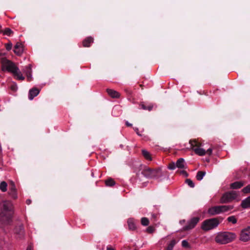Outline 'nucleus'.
Returning <instances> with one entry per match:
<instances>
[{
	"label": "nucleus",
	"mask_w": 250,
	"mask_h": 250,
	"mask_svg": "<svg viewBox=\"0 0 250 250\" xmlns=\"http://www.w3.org/2000/svg\"><path fill=\"white\" fill-rule=\"evenodd\" d=\"M3 65L8 72L13 74L15 73L17 70H19V68L16 66L15 64L9 60H6L3 62Z\"/></svg>",
	"instance_id": "nucleus-8"
},
{
	"label": "nucleus",
	"mask_w": 250,
	"mask_h": 250,
	"mask_svg": "<svg viewBox=\"0 0 250 250\" xmlns=\"http://www.w3.org/2000/svg\"><path fill=\"white\" fill-rule=\"evenodd\" d=\"M94 39L91 37H88L85 38L83 42V46L84 47H88L90 46V44L93 42Z\"/></svg>",
	"instance_id": "nucleus-16"
},
{
	"label": "nucleus",
	"mask_w": 250,
	"mask_h": 250,
	"mask_svg": "<svg viewBox=\"0 0 250 250\" xmlns=\"http://www.w3.org/2000/svg\"><path fill=\"white\" fill-rule=\"evenodd\" d=\"M125 125L126 126H132V124H130L129 123H128V122L126 121L125 122Z\"/></svg>",
	"instance_id": "nucleus-48"
},
{
	"label": "nucleus",
	"mask_w": 250,
	"mask_h": 250,
	"mask_svg": "<svg viewBox=\"0 0 250 250\" xmlns=\"http://www.w3.org/2000/svg\"><path fill=\"white\" fill-rule=\"evenodd\" d=\"M0 250H2V249L1 248H0Z\"/></svg>",
	"instance_id": "nucleus-53"
},
{
	"label": "nucleus",
	"mask_w": 250,
	"mask_h": 250,
	"mask_svg": "<svg viewBox=\"0 0 250 250\" xmlns=\"http://www.w3.org/2000/svg\"><path fill=\"white\" fill-rule=\"evenodd\" d=\"M184 163L185 160L183 158H179L176 162V167L179 168H184L185 167Z\"/></svg>",
	"instance_id": "nucleus-21"
},
{
	"label": "nucleus",
	"mask_w": 250,
	"mask_h": 250,
	"mask_svg": "<svg viewBox=\"0 0 250 250\" xmlns=\"http://www.w3.org/2000/svg\"><path fill=\"white\" fill-rule=\"evenodd\" d=\"M140 108H142L144 110H147L148 111H151L153 108V105L152 104H148V105H146L144 104H140Z\"/></svg>",
	"instance_id": "nucleus-25"
},
{
	"label": "nucleus",
	"mask_w": 250,
	"mask_h": 250,
	"mask_svg": "<svg viewBox=\"0 0 250 250\" xmlns=\"http://www.w3.org/2000/svg\"><path fill=\"white\" fill-rule=\"evenodd\" d=\"M3 32V30L1 29V26L0 25V33Z\"/></svg>",
	"instance_id": "nucleus-51"
},
{
	"label": "nucleus",
	"mask_w": 250,
	"mask_h": 250,
	"mask_svg": "<svg viewBox=\"0 0 250 250\" xmlns=\"http://www.w3.org/2000/svg\"><path fill=\"white\" fill-rule=\"evenodd\" d=\"M1 55V54L0 53V56Z\"/></svg>",
	"instance_id": "nucleus-54"
},
{
	"label": "nucleus",
	"mask_w": 250,
	"mask_h": 250,
	"mask_svg": "<svg viewBox=\"0 0 250 250\" xmlns=\"http://www.w3.org/2000/svg\"><path fill=\"white\" fill-rule=\"evenodd\" d=\"M241 207L244 209L250 208V196L242 201Z\"/></svg>",
	"instance_id": "nucleus-13"
},
{
	"label": "nucleus",
	"mask_w": 250,
	"mask_h": 250,
	"mask_svg": "<svg viewBox=\"0 0 250 250\" xmlns=\"http://www.w3.org/2000/svg\"><path fill=\"white\" fill-rule=\"evenodd\" d=\"M185 222V220H182L180 221V223L182 224Z\"/></svg>",
	"instance_id": "nucleus-50"
},
{
	"label": "nucleus",
	"mask_w": 250,
	"mask_h": 250,
	"mask_svg": "<svg viewBox=\"0 0 250 250\" xmlns=\"http://www.w3.org/2000/svg\"><path fill=\"white\" fill-rule=\"evenodd\" d=\"M219 218H213L206 219L202 223L201 229L205 231H208L216 228L220 224Z\"/></svg>",
	"instance_id": "nucleus-4"
},
{
	"label": "nucleus",
	"mask_w": 250,
	"mask_h": 250,
	"mask_svg": "<svg viewBox=\"0 0 250 250\" xmlns=\"http://www.w3.org/2000/svg\"><path fill=\"white\" fill-rule=\"evenodd\" d=\"M206 152L208 155H211L212 154V149L211 148H209Z\"/></svg>",
	"instance_id": "nucleus-41"
},
{
	"label": "nucleus",
	"mask_w": 250,
	"mask_h": 250,
	"mask_svg": "<svg viewBox=\"0 0 250 250\" xmlns=\"http://www.w3.org/2000/svg\"><path fill=\"white\" fill-rule=\"evenodd\" d=\"M142 152L143 156L146 159L149 161H151L152 160L150 154L147 151L143 149L142 150Z\"/></svg>",
	"instance_id": "nucleus-24"
},
{
	"label": "nucleus",
	"mask_w": 250,
	"mask_h": 250,
	"mask_svg": "<svg viewBox=\"0 0 250 250\" xmlns=\"http://www.w3.org/2000/svg\"><path fill=\"white\" fill-rule=\"evenodd\" d=\"M238 193L237 191L231 190L225 193L221 198L220 202L221 203H229L238 196Z\"/></svg>",
	"instance_id": "nucleus-5"
},
{
	"label": "nucleus",
	"mask_w": 250,
	"mask_h": 250,
	"mask_svg": "<svg viewBox=\"0 0 250 250\" xmlns=\"http://www.w3.org/2000/svg\"><path fill=\"white\" fill-rule=\"evenodd\" d=\"M235 234L229 232H223L219 233L215 238L217 243L225 244L232 241L235 238Z\"/></svg>",
	"instance_id": "nucleus-3"
},
{
	"label": "nucleus",
	"mask_w": 250,
	"mask_h": 250,
	"mask_svg": "<svg viewBox=\"0 0 250 250\" xmlns=\"http://www.w3.org/2000/svg\"><path fill=\"white\" fill-rule=\"evenodd\" d=\"M245 183L242 181H236L231 183L230 185V188L231 189H239L242 188Z\"/></svg>",
	"instance_id": "nucleus-14"
},
{
	"label": "nucleus",
	"mask_w": 250,
	"mask_h": 250,
	"mask_svg": "<svg viewBox=\"0 0 250 250\" xmlns=\"http://www.w3.org/2000/svg\"><path fill=\"white\" fill-rule=\"evenodd\" d=\"M134 129L135 130V131L136 132V133L139 135V136H141V135L139 133V131H138V128L135 127V128H134Z\"/></svg>",
	"instance_id": "nucleus-46"
},
{
	"label": "nucleus",
	"mask_w": 250,
	"mask_h": 250,
	"mask_svg": "<svg viewBox=\"0 0 250 250\" xmlns=\"http://www.w3.org/2000/svg\"><path fill=\"white\" fill-rule=\"evenodd\" d=\"M227 220L229 222H231L233 224H236L237 223V219L234 216H231L227 218Z\"/></svg>",
	"instance_id": "nucleus-32"
},
{
	"label": "nucleus",
	"mask_w": 250,
	"mask_h": 250,
	"mask_svg": "<svg viewBox=\"0 0 250 250\" xmlns=\"http://www.w3.org/2000/svg\"><path fill=\"white\" fill-rule=\"evenodd\" d=\"M141 173L147 178H159L163 175V172L160 168L153 169L147 166H144Z\"/></svg>",
	"instance_id": "nucleus-2"
},
{
	"label": "nucleus",
	"mask_w": 250,
	"mask_h": 250,
	"mask_svg": "<svg viewBox=\"0 0 250 250\" xmlns=\"http://www.w3.org/2000/svg\"><path fill=\"white\" fill-rule=\"evenodd\" d=\"M7 184L5 182L2 181V182L0 183V189L2 192H5L7 190Z\"/></svg>",
	"instance_id": "nucleus-28"
},
{
	"label": "nucleus",
	"mask_w": 250,
	"mask_h": 250,
	"mask_svg": "<svg viewBox=\"0 0 250 250\" xmlns=\"http://www.w3.org/2000/svg\"><path fill=\"white\" fill-rule=\"evenodd\" d=\"M125 91L126 92V93L128 94V95H131V94H132V91L130 90H128V89H125Z\"/></svg>",
	"instance_id": "nucleus-44"
},
{
	"label": "nucleus",
	"mask_w": 250,
	"mask_h": 250,
	"mask_svg": "<svg viewBox=\"0 0 250 250\" xmlns=\"http://www.w3.org/2000/svg\"><path fill=\"white\" fill-rule=\"evenodd\" d=\"M200 218L199 217H194L192 218L188 222V224L183 228L184 231H188L193 229L196 224L199 222Z\"/></svg>",
	"instance_id": "nucleus-7"
},
{
	"label": "nucleus",
	"mask_w": 250,
	"mask_h": 250,
	"mask_svg": "<svg viewBox=\"0 0 250 250\" xmlns=\"http://www.w3.org/2000/svg\"><path fill=\"white\" fill-rule=\"evenodd\" d=\"M14 232L17 238L20 239L23 238L25 231L23 225L21 223L19 222L17 223L14 229Z\"/></svg>",
	"instance_id": "nucleus-6"
},
{
	"label": "nucleus",
	"mask_w": 250,
	"mask_h": 250,
	"mask_svg": "<svg viewBox=\"0 0 250 250\" xmlns=\"http://www.w3.org/2000/svg\"><path fill=\"white\" fill-rule=\"evenodd\" d=\"M185 182L190 188H193L194 187V184L190 179H187Z\"/></svg>",
	"instance_id": "nucleus-34"
},
{
	"label": "nucleus",
	"mask_w": 250,
	"mask_h": 250,
	"mask_svg": "<svg viewBox=\"0 0 250 250\" xmlns=\"http://www.w3.org/2000/svg\"><path fill=\"white\" fill-rule=\"evenodd\" d=\"M9 190H16L15 184L13 182L10 183Z\"/></svg>",
	"instance_id": "nucleus-40"
},
{
	"label": "nucleus",
	"mask_w": 250,
	"mask_h": 250,
	"mask_svg": "<svg viewBox=\"0 0 250 250\" xmlns=\"http://www.w3.org/2000/svg\"><path fill=\"white\" fill-rule=\"evenodd\" d=\"M105 184L107 187H112L115 184V182L113 179L108 178L105 181Z\"/></svg>",
	"instance_id": "nucleus-22"
},
{
	"label": "nucleus",
	"mask_w": 250,
	"mask_h": 250,
	"mask_svg": "<svg viewBox=\"0 0 250 250\" xmlns=\"http://www.w3.org/2000/svg\"><path fill=\"white\" fill-rule=\"evenodd\" d=\"M192 149L193 150L194 147H200L202 146V144L199 142L196 139L190 140L189 142Z\"/></svg>",
	"instance_id": "nucleus-19"
},
{
	"label": "nucleus",
	"mask_w": 250,
	"mask_h": 250,
	"mask_svg": "<svg viewBox=\"0 0 250 250\" xmlns=\"http://www.w3.org/2000/svg\"><path fill=\"white\" fill-rule=\"evenodd\" d=\"M240 239L244 242H247L250 239V227L243 229L240 234Z\"/></svg>",
	"instance_id": "nucleus-9"
},
{
	"label": "nucleus",
	"mask_w": 250,
	"mask_h": 250,
	"mask_svg": "<svg viewBox=\"0 0 250 250\" xmlns=\"http://www.w3.org/2000/svg\"><path fill=\"white\" fill-rule=\"evenodd\" d=\"M182 245L184 248H189V243H188V242L187 240H185L182 241Z\"/></svg>",
	"instance_id": "nucleus-37"
},
{
	"label": "nucleus",
	"mask_w": 250,
	"mask_h": 250,
	"mask_svg": "<svg viewBox=\"0 0 250 250\" xmlns=\"http://www.w3.org/2000/svg\"><path fill=\"white\" fill-rule=\"evenodd\" d=\"M206 172L204 171H198L196 178L197 180L201 181L203 179L204 176L206 175Z\"/></svg>",
	"instance_id": "nucleus-26"
},
{
	"label": "nucleus",
	"mask_w": 250,
	"mask_h": 250,
	"mask_svg": "<svg viewBox=\"0 0 250 250\" xmlns=\"http://www.w3.org/2000/svg\"><path fill=\"white\" fill-rule=\"evenodd\" d=\"M40 92V90L37 88H33L29 90L28 98L29 99L32 100L34 98L37 96Z\"/></svg>",
	"instance_id": "nucleus-11"
},
{
	"label": "nucleus",
	"mask_w": 250,
	"mask_h": 250,
	"mask_svg": "<svg viewBox=\"0 0 250 250\" xmlns=\"http://www.w3.org/2000/svg\"><path fill=\"white\" fill-rule=\"evenodd\" d=\"M11 88L13 91H16L17 89V86L16 85H12L11 86Z\"/></svg>",
	"instance_id": "nucleus-42"
},
{
	"label": "nucleus",
	"mask_w": 250,
	"mask_h": 250,
	"mask_svg": "<svg viewBox=\"0 0 250 250\" xmlns=\"http://www.w3.org/2000/svg\"><path fill=\"white\" fill-rule=\"evenodd\" d=\"M9 194L14 199H16L17 197L16 190H9Z\"/></svg>",
	"instance_id": "nucleus-33"
},
{
	"label": "nucleus",
	"mask_w": 250,
	"mask_h": 250,
	"mask_svg": "<svg viewBox=\"0 0 250 250\" xmlns=\"http://www.w3.org/2000/svg\"><path fill=\"white\" fill-rule=\"evenodd\" d=\"M106 91L108 94L113 98H117L120 97V94L115 90L107 88Z\"/></svg>",
	"instance_id": "nucleus-17"
},
{
	"label": "nucleus",
	"mask_w": 250,
	"mask_h": 250,
	"mask_svg": "<svg viewBox=\"0 0 250 250\" xmlns=\"http://www.w3.org/2000/svg\"><path fill=\"white\" fill-rule=\"evenodd\" d=\"M5 46L6 49L8 51H9L12 49V43L10 42L7 44H5Z\"/></svg>",
	"instance_id": "nucleus-39"
},
{
	"label": "nucleus",
	"mask_w": 250,
	"mask_h": 250,
	"mask_svg": "<svg viewBox=\"0 0 250 250\" xmlns=\"http://www.w3.org/2000/svg\"><path fill=\"white\" fill-rule=\"evenodd\" d=\"M24 72L26 75L27 76V79L28 82H30L31 81L32 78H31V73H32V69L30 65H28L25 67V69L24 70Z\"/></svg>",
	"instance_id": "nucleus-18"
},
{
	"label": "nucleus",
	"mask_w": 250,
	"mask_h": 250,
	"mask_svg": "<svg viewBox=\"0 0 250 250\" xmlns=\"http://www.w3.org/2000/svg\"><path fill=\"white\" fill-rule=\"evenodd\" d=\"M141 224L144 226H148L149 223V220L146 217H143L141 220Z\"/></svg>",
	"instance_id": "nucleus-30"
},
{
	"label": "nucleus",
	"mask_w": 250,
	"mask_h": 250,
	"mask_svg": "<svg viewBox=\"0 0 250 250\" xmlns=\"http://www.w3.org/2000/svg\"><path fill=\"white\" fill-rule=\"evenodd\" d=\"M181 173L183 174L186 177L188 176V174L186 171L183 170L181 171Z\"/></svg>",
	"instance_id": "nucleus-45"
},
{
	"label": "nucleus",
	"mask_w": 250,
	"mask_h": 250,
	"mask_svg": "<svg viewBox=\"0 0 250 250\" xmlns=\"http://www.w3.org/2000/svg\"><path fill=\"white\" fill-rule=\"evenodd\" d=\"M26 250H32V246L31 245H29L28 247L27 248Z\"/></svg>",
	"instance_id": "nucleus-49"
},
{
	"label": "nucleus",
	"mask_w": 250,
	"mask_h": 250,
	"mask_svg": "<svg viewBox=\"0 0 250 250\" xmlns=\"http://www.w3.org/2000/svg\"><path fill=\"white\" fill-rule=\"evenodd\" d=\"M176 167V164L174 162H171L168 166V168L170 170H174L175 169Z\"/></svg>",
	"instance_id": "nucleus-36"
},
{
	"label": "nucleus",
	"mask_w": 250,
	"mask_h": 250,
	"mask_svg": "<svg viewBox=\"0 0 250 250\" xmlns=\"http://www.w3.org/2000/svg\"><path fill=\"white\" fill-rule=\"evenodd\" d=\"M221 210H222L221 212H226L229 210L232 209L233 208L232 206L230 205H223L220 206Z\"/></svg>",
	"instance_id": "nucleus-23"
},
{
	"label": "nucleus",
	"mask_w": 250,
	"mask_h": 250,
	"mask_svg": "<svg viewBox=\"0 0 250 250\" xmlns=\"http://www.w3.org/2000/svg\"><path fill=\"white\" fill-rule=\"evenodd\" d=\"M128 229L130 230H135L137 229V226L135 220L132 218H129L127 220Z\"/></svg>",
	"instance_id": "nucleus-12"
},
{
	"label": "nucleus",
	"mask_w": 250,
	"mask_h": 250,
	"mask_svg": "<svg viewBox=\"0 0 250 250\" xmlns=\"http://www.w3.org/2000/svg\"><path fill=\"white\" fill-rule=\"evenodd\" d=\"M193 151L196 154H198L199 156H204L206 153V150L205 149L200 147L195 148L193 149Z\"/></svg>",
	"instance_id": "nucleus-20"
},
{
	"label": "nucleus",
	"mask_w": 250,
	"mask_h": 250,
	"mask_svg": "<svg viewBox=\"0 0 250 250\" xmlns=\"http://www.w3.org/2000/svg\"><path fill=\"white\" fill-rule=\"evenodd\" d=\"M31 203V200L30 199H27L26 201V203L27 204V205H30Z\"/></svg>",
	"instance_id": "nucleus-47"
},
{
	"label": "nucleus",
	"mask_w": 250,
	"mask_h": 250,
	"mask_svg": "<svg viewBox=\"0 0 250 250\" xmlns=\"http://www.w3.org/2000/svg\"><path fill=\"white\" fill-rule=\"evenodd\" d=\"M13 75L15 77H17V79L18 80H23L25 79L19 70H17L15 73H13Z\"/></svg>",
	"instance_id": "nucleus-27"
},
{
	"label": "nucleus",
	"mask_w": 250,
	"mask_h": 250,
	"mask_svg": "<svg viewBox=\"0 0 250 250\" xmlns=\"http://www.w3.org/2000/svg\"><path fill=\"white\" fill-rule=\"evenodd\" d=\"M106 250H115L113 247H112L110 245H108L106 247Z\"/></svg>",
	"instance_id": "nucleus-43"
},
{
	"label": "nucleus",
	"mask_w": 250,
	"mask_h": 250,
	"mask_svg": "<svg viewBox=\"0 0 250 250\" xmlns=\"http://www.w3.org/2000/svg\"><path fill=\"white\" fill-rule=\"evenodd\" d=\"M140 86L142 88L143 87V85L142 84H140Z\"/></svg>",
	"instance_id": "nucleus-52"
},
{
	"label": "nucleus",
	"mask_w": 250,
	"mask_h": 250,
	"mask_svg": "<svg viewBox=\"0 0 250 250\" xmlns=\"http://www.w3.org/2000/svg\"><path fill=\"white\" fill-rule=\"evenodd\" d=\"M13 213L12 203L9 201H3L0 213V221L4 224H10L12 222Z\"/></svg>",
	"instance_id": "nucleus-1"
},
{
	"label": "nucleus",
	"mask_w": 250,
	"mask_h": 250,
	"mask_svg": "<svg viewBox=\"0 0 250 250\" xmlns=\"http://www.w3.org/2000/svg\"><path fill=\"white\" fill-rule=\"evenodd\" d=\"M14 51L15 53L18 55H21L22 53V48L21 46V44L19 42H17L16 44L14 46Z\"/></svg>",
	"instance_id": "nucleus-15"
},
{
	"label": "nucleus",
	"mask_w": 250,
	"mask_h": 250,
	"mask_svg": "<svg viewBox=\"0 0 250 250\" xmlns=\"http://www.w3.org/2000/svg\"><path fill=\"white\" fill-rule=\"evenodd\" d=\"M176 242L175 240H171L166 250H172Z\"/></svg>",
	"instance_id": "nucleus-29"
},
{
	"label": "nucleus",
	"mask_w": 250,
	"mask_h": 250,
	"mask_svg": "<svg viewBox=\"0 0 250 250\" xmlns=\"http://www.w3.org/2000/svg\"><path fill=\"white\" fill-rule=\"evenodd\" d=\"M220 206L211 207L208 209V213L210 215L213 216L221 213Z\"/></svg>",
	"instance_id": "nucleus-10"
},
{
	"label": "nucleus",
	"mask_w": 250,
	"mask_h": 250,
	"mask_svg": "<svg viewBox=\"0 0 250 250\" xmlns=\"http://www.w3.org/2000/svg\"><path fill=\"white\" fill-rule=\"evenodd\" d=\"M4 35H6L8 36H10L13 33V31H12L9 28H6L3 32H2Z\"/></svg>",
	"instance_id": "nucleus-31"
},
{
	"label": "nucleus",
	"mask_w": 250,
	"mask_h": 250,
	"mask_svg": "<svg viewBox=\"0 0 250 250\" xmlns=\"http://www.w3.org/2000/svg\"><path fill=\"white\" fill-rule=\"evenodd\" d=\"M155 229L152 226H149L146 229V231L149 233H152L154 232Z\"/></svg>",
	"instance_id": "nucleus-38"
},
{
	"label": "nucleus",
	"mask_w": 250,
	"mask_h": 250,
	"mask_svg": "<svg viewBox=\"0 0 250 250\" xmlns=\"http://www.w3.org/2000/svg\"><path fill=\"white\" fill-rule=\"evenodd\" d=\"M242 192L244 193H250V184L248 185L246 187L242 189Z\"/></svg>",
	"instance_id": "nucleus-35"
}]
</instances>
